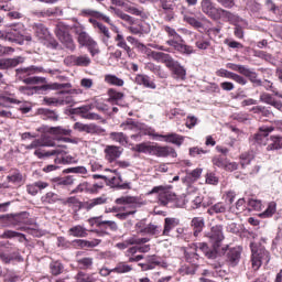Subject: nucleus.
I'll list each match as a JSON object with an SVG mask.
<instances>
[{
  "label": "nucleus",
  "instance_id": "7ed1b4c3",
  "mask_svg": "<svg viewBox=\"0 0 282 282\" xmlns=\"http://www.w3.org/2000/svg\"><path fill=\"white\" fill-rule=\"evenodd\" d=\"M55 34L58 41L64 44L66 50H69L70 52H74V50H76V44L74 43V39H72V35L69 34V26L67 24L63 22L57 23L55 28Z\"/></svg>",
  "mask_w": 282,
  "mask_h": 282
},
{
  "label": "nucleus",
  "instance_id": "ddd939ff",
  "mask_svg": "<svg viewBox=\"0 0 282 282\" xmlns=\"http://www.w3.org/2000/svg\"><path fill=\"white\" fill-rule=\"evenodd\" d=\"M226 213H235V206H228L226 203L224 202H218L214 205H212L208 209H207V215H224Z\"/></svg>",
  "mask_w": 282,
  "mask_h": 282
},
{
  "label": "nucleus",
  "instance_id": "6ab92c4d",
  "mask_svg": "<svg viewBox=\"0 0 282 282\" xmlns=\"http://www.w3.org/2000/svg\"><path fill=\"white\" fill-rule=\"evenodd\" d=\"M166 45H170V47H173L176 52H180V54H186L187 56L191 54H195V50H193V46L182 44L175 40L166 41Z\"/></svg>",
  "mask_w": 282,
  "mask_h": 282
},
{
  "label": "nucleus",
  "instance_id": "0e129e2a",
  "mask_svg": "<svg viewBox=\"0 0 282 282\" xmlns=\"http://www.w3.org/2000/svg\"><path fill=\"white\" fill-rule=\"evenodd\" d=\"M252 160H254V156H252V154H241L240 155V164L242 166V169H246V166H248V164H250V162H252Z\"/></svg>",
  "mask_w": 282,
  "mask_h": 282
},
{
  "label": "nucleus",
  "instance_id": "473e14b6",
  "mask_svg": "<svg viewBox=\"0 0 282 282\" xmlns=\"http://www.w3.org/2000/svg\"><path fill=\"white\" fill-rule=\"evenodd\" d=\"M46 133H51V135H70L72 130L67 128L58 127H50L46 128Z\"/></svg>",
  "mask_w": 282,
  "mask_h": 282
},
{
  "label": "nucleus",
  "instance_id": "de8ad7c7",
  "mask_svg": "<svg viewBox=\"0 0 282 282\" xmlns=\"http://www.w3.org/2000/svg\"><path fill=\"white\" fill-rule=\"evenodd\" d=\"M91 65V57L89 55H77V67H89Z\"/></svg>",
  "mask_w": 282,
  "mask_h": 282
},
{
  "label": "nucleus",
  "instance_id": "4468645a",
  "mask_svg": "<svg viewBox=\"0 0 282 282\" xmlns=\"http://www.w3.org/2000/svg\"><path fill=\"white\" fill-rule=\"evenodd\" d=\"M124 152V149L117 147V145H106L104 153H105V160L109 162L110 164L112 162H116L120 155Z\"/></svg>",
  "mask_w": 282,
  "mask_h": 282
},
{
  "label": "nucleus",
  "instance_id": "39448f33",
  "mask_svg": "<svg viewBox=\"0 0 282 282\" xmlns=\"http://www.w3.org/2000/svg\"><path fill=\"white\" fill-rule=\"evenodd\" d=\"M227 68L231 69L232 72H238V74H241L242 76H246V78H249L250 83H253L256 87H261L265 84L259 79L256 72L251 70L250 68L246 67L245 65H239L235 63H228Z\"/></svg>",
  "mask_w": 282,
  "mask_h": 282
},
{
  "label": "nucleus",
  "instance_id": "a19ab883",
  "mask_svg": "<svg viewBox=\"0 0 282 282\" xmlns=\"http://www.w3.org/2000/svg\"><path fill=\"white\" fill-rule=\"evenodd\" d=\"M63 270H65V267H63V263H61V261H53L50 263V271L53 276H58V274H63Z\"/></svg>",
  "mask_w": 282,
  "mask_h": 282
},
{
  "label": "nucleus",
  "instance_id": "a878e982",
  "mask_svg": "<svg viewBox=\"0 0 282 282\" xmlns=\"http://www.w3.org/2000/svg\"><path fill=\"white\" fill-rule=\"evenodd\" d=\"M204 226H206V221L204 217H194L191 221V227L194 230V237H199V232L204 230Z\"/></svg>",
  "mask_w": 282,
  "mask_h": 282
},
{
  "label": "nucleus",
  "instance_id": "4be33fe9",
  "mask_svg": "<svg viewBox=\"0 0 282 282\" xmlns=\"http://www.w3.org/2000/svg\"><path fill=\"white\" fill-rule=\"evenodd\" d=\"M63 149H67V145H62V147L58 145L55 150H51L46 152H43L41 150H35L34 155H36V158H39L40 160L43 158H50L52 155H63V153H67Z\"/></svg>",
  "mask_w": 282,
  "mask_h": 282
},
{
  "label": "nucleus",
  "instance_id": "603ef678",
  "mask_svg": "<svg viewBox=\"0 0 282 282\" xmlns=\"http://www.w3.org/2000/svg\"><path fill=\"white\" fill-rule=\"evenodd\" d=\"M237 197V193L235 191H228L224 194L225 204L227 206H232L235 204V198Z\"/></svg>",
  "mask_w": 282,
  "mask_h": 282
},
{
  "label": "nucleus",
  "instance_id": "aec40b11",
  "mask_svg": "<svg viewBox=\"0 0 282 282\" xmlns=\"http://www.w3.org/2000/svg\"><path fill=\"white\" fill-rule=\"evenodd\" d=\"M23 63H25V57H23V56L0 59V69H12Z\"/></svg>",
  "mask_w": 282,
  "mask_h": 282
},
{
  "label": "nucleus",
  "instance_id": "5701e85b",
  "mask_svg": "<svg viewBox=\"0 0 282 282\" xmlns=\"http://www.w3.org/2000/svg\"><path fill=\"white\" fill-rule=\"evenodd\" d=\"M150 56L151 58H153V61H156V63H163L165 67H167V65L173 59V56H171L170 54L158 52V51H152L150 53Z\"/></svg>",
  "mask_w": 282,
  "mask_h": 282
},
{
  "label": "nucleus",
  "instance_id": "2f4dec72",
  "mask_svg": "<svg viewBox=\"0 0 282 282\" xmlns=\"http://www.w3.org/2000/svg\"><path fill=\"white\" fill-rule=\"evenodd\" d=\"M115 41L117 43V47H120V50H123V52H127L128 56H131V46L127 44V40H124V35L118 33L115 37Z\"/></svg>",
  "mask_w": 282,
  "mask_h": 282
},
{
  "label": "nucleus",
  "instance_id": "338daca9",
  "mask_svg": "<svg viewBox=\"0 0 282 282\" xmlns=\"http://www.w3.org/2000/svg\"><path fill=\"white\" fill-rule=\"evenodd\" d=\"M206 184H212L213 186H217L219 184V177H217L215 173L209 172L206 174Z\"/></svg>",
  "mask_w": 282,
  "mask_h": 282
},
{
  "label": "nucleus",
  "instance_id": "f03ea898",
  "mask_svg": "<svg viewBox=\"0 0 282 282\" xmlns=\"http://www.w3.org/2000/svg\"><path fill=\"white\" fill-rule=\"evenodd\" d=\"M251 265L253 270H259L263 263H270V252L263 247H257L254 242H251Z\"/></svg>",
  "mask_w": 282,
  "mask_h": 282
},
{
  "label": "nucleus",
  "instance_id": "052dcab7",
  "mask_svg": "<svg viewBox=\"0 0 282 282\" xmlns=\"http://www.w3.org/2000/svg\"><path fill=\"white\" fill-rule=\"evenodd\" d=\"M219 19H227V21H230V19H232V14L230 13V11L218 8V13L215 21H219Z\"/></svg>",
  "mask_w": 282,
  "mask_h": 282
},
{
  "label": "nucleus",
  "instance_id": "6e6d98bb",
  "mask_svg": "<svg viewBox=\"0 0 282 282\" xmlns=\"http://www.w3.org/2000/svg\"><path fill=\"white\" fill-rule=\"evenodd\" d=\"M109 102H113L115 100H122L124 94L116 91L113 88L108 90Z\"/></svg>",
  "mask_w": 282,
  "mask_h": 282
},
{
  "label": "nucleus",
  "instance_id": "37998d69",
  "mask_svg": "<svg viewBox=\"0 0 282 282\" xmlns=\"http://www.w3.org/2000/svg\"><path fill=\"white\" fill-rule=\"evenodd\" d=\"M116 204L119 205H131V206H135V204H138V198L133 197V196H122L119 197L115 200Z\"/></svg>",
  "mask_w": 282,
  "mask_h": 282
},
{
  "label": "nucleus",
  "instance_id": "2eb2a0df",
  "mask_svg": "<svg viewBox=\"0 0 282 282\" xmlns=\"http://www.w3.org/2000/svg\"><path fill=\"white\" fill-rule=\"evenodd\" d=\"M200 10L203 14H206V17L213 19V21H215V19L217 18V13L219 12V8L215 7L213 0H202Z\"/></svg>",
  "mask_w": 282,
  "mask_h": 282
},
{
  "label": "nucleus",
  "instance_id": "bb28decb",
  "mask_svg": "<svg viewBox=\"0 0 282 282\" xmlns=\"http://www.w3.org/2000/svg\"><path fill=\"white\" fill-rule=\"evenodd\" d=\"M109 198L106 195H101L97 198H93L84 204L86 210H91V208H96V206H102V204H107Z\"/></svg>",
  "mask_w": 282,
  "mask_h": 282
},
{
  "label": "nucleus",
  "instance_id": "09e8293b",
  "mask_svg": "<svg viewBox=\"0 0 282 282\" xmlns=\"http://www.w3.org/2000/svg\"><path fill=\"white\" fill-rule=\"evenodd\" d=\"M274 213H276V203L271 202L269 203L267 209L262 214H260V217H262V219H265L268 217H272Z\"/></svg>",
  "mask_w": 282,
  "mask_h": 282
},
{
  "label": "nucleus",
  "instance_id": "5fc2aeb1",
  "mask_svg": "<svg viewBox=\"0 0 282 282\" xmlns=\"http://www.w3.org/2000/svg\"><path fill=\"white\" fill-rule=\"evenodd\" d=\"M91 109H94V105L82 106V107L75 108V113H79L82 118H85V116H87L91 111Z\"/></svg>",
  "mask_w": 282,
  "mask_h": 282
},
{
  "label": "nucleus",
  "instance_id": "4d7b16f0",
  "mask_svg": "<svg viewBox=\"0 0 282 282\" xmlns=\"http://www.w3.org/2000/svg\"><path fill=\"white\" fill-rule=\"evenodd\" d=\"M22 83H24L25 85H39V83H45V78L43 77H24L23 79H21Z\"/></svg>",
  "mask_w": 282,
  "mask_h": 282
},
{
  "label": "nucleus",
  "instance_id": "c756f323",
  "mask_svg": "<svg viewBox=\"0 0 282 282\" xmlns=\"http://www.w3.org/2000/svg\"><path fill=\"white\" fill-rule=\"evenodd\" d=\"M227 259L231 265H237L239 263V259H241V249L232 248L227 252Z\"/></svg>",
  "mask_w": 282,
  "mask_h": 282
},
{
  "label": "nucleus",
  "instance_id": "bf43d9fd",
  "mask_svg": "<svg viewBox=\"0 0 282 282\" xmlns=\"http://www.w3.org/2000/svg\"><path fill=\"white\" fill-rule=\"evenodd\" d=\"M161 229L158 225L149 224L145 225L144 235H160Z\"/></svg>",
  "mask_w": 282,
  "mask_h": 282
},
{
  "label": "nucleus",
  "instance_id": "412c9836",
  "mask_svg": "<svg viewBox=\"0 0 282 282\" xmlns=\"http://www.w3.org/2000/svg\"><path fill=\"white\" fill-rule=\"evenodd\" d=\"M155 138H163L165 142H170L171 144H176V147H182L184 144V137L177 133H169V134H154Z\"/></svg>",
  "mask_w": 282,
  "mask_h": 282
},
{
  "label": "nucleus",
  "instance_id": "c85d7f7f",
  "mask_svg": "<svg viewBox=\"0 0 282 282\" xmlns=\"http://www.w3.org/2000/svg\"><path fill=\"white\" fill-rule=\"evenodd\" d=\"M175 226H180V220H177L175 218H165L162 236L169 237V235L171 234V230H173V228H175Z\"/></svg>",
  "mask_w": 282,
  "mask_h": 282
},
{
  "label": "nucleus",
  "instance_id": "58836bf2",
  "mask_svg": "<svg viewBox=\"0 0 282 282\" xmlns=\"http://www.w3.org/2000/svg\"><path fill=\"white\" fill-rule=\"evenodd\" d=\"M97 29L99 30V33L102 34V37H101L102 43L105 45H109V40L111 39V33L109 32V28L100 23V24H97Z\"/></svg>",
  "mask_w": 282,
  "mask_h": 282
},
{
  "label": "nucleus",
  "instance_id": "0eeeda50",
  "mask_svg": "<svg viewBox=\"0 0 282 282\" xmlns=\"http://www.w3.org/2000/svg\"><path fill=\"white\" fill-rule=\"evenodd\" d=\"M56 74V70L45 69L43 66L31 65L29 67L15 69V76L19 80H23L26 76H32L34 74Z\"/></svg>",
  "mask_w": 282,
  "mask_h": 282
},
{
  "label": "nucleus",
  "instance_id": "f704fd0d",
  "mask_svg": "<svg viewBox=\"0 0 282 282\" xmlns=\"http://www.w3.org/2000/svg\"><path fill=\"white\" fill-rule=\"evenodd\" d=\"M105 83L107 85H112L113 87H123L124 86V80L121 79L120 77L111 74L105 75Z\"/></svg>",
  "mask_w": 282,
  "mask_h": 282
},
{
  "label": "nucleus",
  "instance_id": "f8f14e48",
  "mask_svg": "<svg viewBox=\"0 0 282 282\" xmlns=\"http://www.w3.org/2000/svg\"><path fill=\"white\" fill-rule=\"evenodd\" d=\"M223 227L216 225L212 227V230L207 232L206 237L209 238V241L214 243V248H219V243L224 241V231Z\"/></svg>",
  "mask_w": 282,
  "mask_h": 282
},
{
  "label": "nucleus",
  "instance_id": "f3484780",
  "mask_svg": "<svg viewBox=\"0 0 282 282\" xmlns=\"http://www.w3.org/2000/svg\"><path fill=\"white\" fill-rule=\"evenodd\" d=\"M152 155H155L156 158H175L177 155V152L172 147L165 145H154Z\"/></svg>",
  "mask_w": 282,
  "mask_h": 282
},
{
  "label": "nucleus",
  "instance_id": "6e6552de",
  "mask_svg": "<svg viewBox=\"0 0 282 282\" xmlns=\"http://www.w3.org/2000/svg\"><path fill=\"white\" fill-rule=\"evenodd\" d=\"M88 221L89 224H91V226H96L100 230H111L112 232H116V230H118V224L116 221L102 220V216L89 218Z\"/></svg>",
  "mask_w": 282,
  "mask_h": 282
},
{
  "label": "nucleus",
  "instance_id": "3c124183",
  "mask_svg": "<svg viewBox=\"0 0 282 282\" xmlns=\"http://www.w3.org/2000/svg\"><path fill=\"white\" fill-rule=\"evenodd\" d=\"M185 259L187 263H192V265H199V253L195 252H189L185 254Z\"/></svg>",
  "mask_w": 282,
  "mask_h": 282
},
{
  "label": "nucleus",
  "instance_id": "cd10ccee",
  "mask_svg": "<svg viewBox=\"0 0 282 282\" xmlns=\"http://www.w3.org/2000/svg\"><path fill=\"white\" fill-rule=\"evenodd\" d=\"M154 145H151L150 142L138 143L132 148V151L135 153H149V155H153Z\"/></svg>",
  "mask_w": 282,
  "mask_h": 282
},
{
  "label": "nucleus",
  "instance_id": "7c9ffc66",
  "mask_svg": "<svg viewBox=\"0 0 282 282\" xmlns=\"http://www.w3.org/2000/svg\"><path fill=\"white\" fill-rule=\"evenodd\" d=\"M110 10L113 11L116 17H118L119 19H122V21H126V23H128V25H133L135 23V20L131 15L122 12V10H120L116 7H110Z\"/></svg>",
  "mask_w": 282,
  "mask_h": 282
},
{
  "label": "nucleus",
  "instance_id": "72a5a7b5",
  "mask_svg": "<svg viewBox=\"0 0 282 282\" xmlns=\"http://www.w3.org/2000/svg\"><path fill=\"white\" fill-rule=\"evenodd\" d=\"M68 235L70 237H87V228L83 227L82 225H76L68 229Z\"/></svg>",
  "mask_w": 282,
  "mask_h": 282
},
{
  "label": "nucleus",
  "instance_id": "a211bd4d",
  "mask_svg": "<svg viewBox=\"0 0 282 282\" xmlns=\"http://www.w3.org/2000/svg\"><path fill=\"white\" fill-rule=\"evenodd\" d=\"M195 252H203L207 259H217V249H210L208 248V245L206 242H197L194 245Z\"/></svg>",
  "mask_w": 282,
  "mask_h": 282
},
{
  "label": "nucleus",
  "instance_id": "e433bc0d",
  "mask_svg": "<svg viewBox=\"0 0 282 282\" xmlns=\"http://www.w3.org/2000/svg\"><path fill=\"white\" fill-rule=\"evenodd\" d=\"M8 182L11 184H15L17 186H21L23 184V174L19 172V170H14L7 176Z\"/></svg>",
  "mask_w": 282,
  "mask_h": 282
},
{
  "label": "nucleus",
  "instance_id": "423d86ee",
  "mask_svg": "<svg viewBox=\"0 0 282 282\" xmlns=\"http://www.w3.org/2000/svg\"><path fill=\"white\" fill-rule=\"evenodd\" d=\"M39 89H42V91H47V89H56V90L72 89V84L70 83H64V84L53 83V84L43 85L41 87H30V86L19 87V91H21V94H26V96L34 94V91H39Z\"/></svg>",
  "mask_w": 282,
  "mask_h": 282
},
{
  "label": "nucleus",
  "instance_id": "a18cd8bd",
  "mask_svg": "<svg viewBox=\"0 0 282 282\" xmlns=\"http://www.w3.org/2000/svg\"><path fill=\"white\" fill-rule=\"evenodd\" d=\"M74 246H79V248H96L98 243H100L98 240H75Z\"/></svg>",
  "mask_w": 282,
  "mask_h": 282
},
{
  "label": "nucleus",
  "instance_id": "9b49d317",
  "mask_svg": "<svg viewBox=\"0 0 282 282\" xmlns=\"http://www.w3.org/2000/svg\"><path fill=\"white\" fill-rule=\"evenodd\" d=\"M183 21H185V23H188V25H191L195 30H204V25H206V23H210V20H208V18H206L204 14H200L199 18L185 14L183 17Z\"/></svg>",
  "mask_w": 282,
  "mask_h": 282
},
{
  "label": "nucleus",
  "instance_id": "9d476101",
  "mask_svg": "<svg viewBox=\"0 0 282 282\" xmlns=\"http://www.w3.org/2000/svg\"><path fill=\"white\" fill-rule=\"evenodd\" d=\"M25 31L23 30V24H19L18 26H13L6 31V41H10L11 43H19Z\"/></svg>",
  "mask_w": 282,
  "mask_h": 282
},
{
  "label": "nucleus",
  "instance_id": "c9c22d12",
  "mask_svg": "<svg viewBox=\"0 0 282 282\" xmlns=\"http://www.w3.org/2000/svg\"><path fill=\"white\" fill-rule=\"evenodd\" d=\"M282 149V137L272 135L270 138V143L267 147V151H279Z\"/></svg>",
  "mask_w": 282,
  "mask_h": 282
},
{
  "label": "nucleus",
  "instance_id": "864d4df0",
  "mask_svg": "<svg viewBox=\"0 0 282 282\" xmlns=\"http://www.w3.org/2000/svg\"><path fill=\"white\" fill-rule=\"evenodd\" d=\"M195 45L198 50H208L210 46V40L200 36L196 42Z\"/></svg>",
  "mask_w": 282,
  "mask_h": 282
},
{
  "label": "nucleus",
  "instance_id": "e2e57ef3",
  "mask_svg": "<svg viewBox=\"0 0 282 282\" xmlns=\"http://www.w3.org/2000/svg\"><path fill=\"white\" fill-rule=\"evenodd\" d=\"M207 151L200 148H191L189 155L191 158H202V155H206Z\"/></svg>",
  "mask_w": 282,
  "mask_h": 282
},
{
  "label": "nucleus",
  "instance_id": "13d9d810",
  "mask_svg": "<svg viewBox=\"0 0 282 282\" xmlns=\"http://www.w3.org/2000/svg\"><path fill=\"white\" fill-rule=\"evenodd\" d=\"M64 65L67 67H78L77 55H68L64 58Z\"/></svg>",
  "mask_w": 282,
  "mask_h": 282
},
{
  "label": "nucleus",
  "instance_id": "20e7f679",
  "mask_svg": "<svg viewBox=\"0 0 282 282\" xmlns=\"http://www.w3.org/2000/svg\"><path fill=\"white\" fill-rule=\"evenodd\" d=\"M147 195H158L161 206H166L169 202H174L177 198L175 193L171 191V187L162 185L153 187Z\"/></svg>",
  "mask_w": 282,
  "mask_h": 282
},
{
  "label": "nucleus",
  "instance_id": "680f3d73",
  "mask_svg": "<svg viewBox=\"0 0 282 282\" xmlns=\"http://www.w3.org/2000/svg\"><path fill=\"white\" fill-rule=\"evenodd\" d=\"M65 105H68L69 107H74V105H76V100L70 95L59 98V107H63Z\"/></svg>",
  "mask_w": 282,
  "mask_h": 282
},
{
  "label": "nucleus",
  "instance_id": "ea45409f",
  "mask_svg": "<svg viewBox=\"0 0 282 282\" xmlns=\"http://www.w3.org/2000/svg\"><path fill=\"white\" fill-rule=\"evenodd\" d=\"M110 140H112L113 142H118L119 144H121V147H127V144L129 142L127 140L126 134L122 132H111Z\"/></svg>",
  "mask_w": 282,
  "mask_h": 282
},
{
  "label": "nucleus",
  "instance_id": "79ce46f5",
  "mask_svg": "<svg viewBox=\"0 0 282 282\" xmlns=\"http://www.w3.org/2000/svg\"><path fill=\"white\" fill-rule=\"evenodd\" d=\"M131 270H133V267L126 262H119L115 269H111V272H116L117 274H127V272H131Z\"/></svg>",
  "mask_w": 282,
  "mask_h": 282
},
{
  "label": "nucleus",
  "instance_id": "4c0bfd02",
  "mask_svg": "<svg viewBox=\"0 0 282 282\" xmlns=\"http://www.w3.org/2000/svg\"><path fill=\"white\" fill-rule=\"evenodd\" d=\"M75 280H76V282H96V281H98V278H96V274H94V273L89 274V273L79 271L75 275Z\"/></svg>",
  "mask_w": 282,
  "mask_h": 282
},
{
  "label": "nucleus",
  "instance_id": "8fccbe9b",
  "mask_svg": "<svg viewBox=\"0 0 282 282\" xmlns=\"http://www.w3.org/2000/svg\"><path fill=\"white\" fill-rule=\"evenodd\" d=\"M86 133H90L91 135H101V133H105V129L90 123L86 126Z\"/></svg>",
  "mask_w": 282,
  "mask_h": 282
},
{
  "label": "nucleus",
  "instance_id": "dca6fc26",
  "mask_svg": "<svg viewBox=\"0 0 282 282\" xmlns=\"http://www.w3.org/2000/svg\"><path fill=\"white\" fill-rule=\"evenodd\" d=\"M274 131V127H261L259 132L253 135V140L257 144L265 147L268 144V135Z\"/></svg>",
  "mask_w": 282,
  "mask_h": 282
},
{
  "label": "nucleus",
  "instance_id": "b1692460",
  "mask_svg": "<svg viewBox=\"0 0 282 282\" xmlns=\"http://www.w3.org/2000/svg\"><path fill=\"white\" fill-rule=\"evenodd\" d=\"M134 83L137 85H143V87H147L148 89H156L155 83L151 82V77L144 74H139L134 78Z\"/></svg>",
  "mask_w": 282,
  "mask_h": 282
},
{
  "label": "nucleus",
  "instance_id": "c03bdc74",
  "mask_svg": "<svg viewBox=\"0 0 282 282\" xmlns=\"http://www.w3.org/2000/svg\"><path fill=\"white\" fill-rule=\"evenodd\" d=\"M214 166H217L218 169H226V164L228 162V158L226 155H216L212 160Z\"/></svg>",
  "mask_w": 282,
  "mask_h": 282
},
{
  "label": "nucleus",
  "instance_id": "69168bd1",
  "mask_svg": "<svg viewBox=\"0 0 282 282\" xmlns=\"http://www.w3.org/2000/svg\"><path fill=\"white\" fill-rule=\"evenodd\" d=\"M42 113L47 118V120H52L53 122L58 120V113H56L54 110L44 109Z\"/></svg>",
  "mask_w": 282,
  "mask_h": 282
},
{
  "label": "nucleus",
  "instance_id": "393cba45",
  "mask_svg": "<svg viewBox=\"0 0 282 282\" xmlns=\"http://www.w3.org/2000/svg\"><path fill=\"white\" fill-rule=\"evenodd\" d=\"M33 30L37 39L42 41L50 39V30H47L43 23L33 24Z\"/></svg>",
  "mask_w": 282,
  "mask_h": 282
},
{
  "label": "nucleus",
  "instance_id": "f257e3e1",
  "mask_svg": "<svg viewBox=\"0 0 282 282\" xmlns=\"http://www.w3.org/2000/svg\"><path fill=\"white\" fill-rule=\"evenodd\" d=\"M75 34H77V43L80 47H87L89 54L94 57L100 54L98 42L89 36V33L85 31L83 25H74Z\"/></svg>",
  "mask_w": 282,
  "mask_h": 282
},
{
  "label": "nucleus",
  "instance_id": "49530a36",
  "mask_svg": "<svg viewBox=\"0 0 282 282\" xmlns=\"http://www.w3.org/2000/svg\"><path fill=\"white\" fill-rule=\"evenodd\" d=\"M77 265L80 270H89L94 265V258H82L77 260Z\"/></svg>",
  "mask_w": 282,
  "mask_h": 282
},
{
  "label": "nucleus",
  "instance_id": "774afa93",
  "mask_svg": "<svg viewBox=\"0 0 282 282\" xmlns=\"http://www.w3.org/2000/svg\"><path fill=\"white\" fill-rule=\"evenodd\" d=\"M248 206H249V208H251V210H261V200L250 198L248 200Z\"/></svg>",
  "mask_w": 282,
  "mask_h": 282
},
{
  "label": "nucleus",
  "instance_id": "1a4fd4ad",
  "mask_svg": "<svg viewBox=\"0 0 282 282\" xmlns=\"http://www.w3.org/2000/svg\"><path fill=\"white\" fill-rule=\"evenodd\" d=\"M166 67L172 72L174 78L177 80H186V68H184L180 62L175 61V58L172 57Z\"/></svg>",
  "mask_w": 282,
  "mask_h": 282
}]
</instances>
